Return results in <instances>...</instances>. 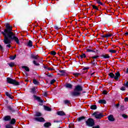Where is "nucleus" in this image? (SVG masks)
Listing matches in <instances>:
<instances>
[{
    "instance_id": "7ed1b4c3",
    "label": "nucleus",
    "mask_w": 128,
    "mask_h": 128,
    "mask_svg": "<svg viewBox=\"0 0 128 128\" xmlns=\"http://www.w3.org/2000/svg\"><path fill=\"white\" fill-rule=\"evenodd\" d=\"M30 94H32L33 95V98H34V100H38L39 102H41V104H42L44 102V100L40 98V97L38 96H36V89L35 87H33L32 88L30 89Z\"/></svg>"
},
{
    "instance_id": "6e6d98bb",
    "label": "nucleus",
    "mask_w": 128,
    "mask_h": 128,
    "mask_svg": "<svg viewBox=\"0 0 128 128\" xmlns=\"http://www.w3.org/2000/svg\"><path fill=\"white\" fill-rule=\"evenodd\" d=\"M92 128H100V125H97L96 126H92Z\"/></svg>"
},
{
    "instance_id": "69168bd1",
    "label": "nucleus",
    "mask_w": 128,
    "mask_h": 128,
    "mask_svg": "<svg viewBox=\"0 0 128 128\" xmlns=\"http://www.w3.org/2000/svg\"><path fill=\"white\" fill-rule=\"evenodd\" d=\"M24 74H26V77L28 76V73H26V72H24Z\"/></svg>"
},
{
    "instance_id": "a878e982",
    "label": "nucleus",
    "mask_w": 128,
    "mask_h": 128,
    "mask_svg": "<svg viewBox=\"0 0 128 128\" xmlns=\"http://www.w3.org/2000/svg\"><path fill=\"white\" fill-rule=\"evenodd\" d=\"M90 108L91 110H96V108H98V106H96V105L94 104V105H92L90 107Z\"/></svg>"
},
{
    "instance_id": "5fc2aeb1",
    "label": "nucleus",
    "mask_w": 128,
    "mask_h": 128,
    "mask_svg": "<svg viewBox=\"0 0 128 128\" xmlns=\"http://www.w3.org/2000/svg\"><path fill=\"white\" fill-rule=\"evenodd\" d=\"M54 28H55V30H60V28H58L56 26H54Z\"/></svg>"
},
{
    "instance_id": "20e7f679",
    "label": "nucleus",
    "mask_w": 128,
    "mask_h": 128,
    "mask_svg": "<svg viewBox=\"0 0 128 128\" xmlns=\"http://www.w3.org/2000/svg\"><path fill=\"white\" fill-rule=\"evenodd\" d=\"M108 76H110V78H114L115 80H118L120 78V72H118L115 73V74L113 72H110L108 74Z\"/></svg>"
},
{
    "instance_id": "9d476101",
    "label": "nucleus",
    "mask_w": 128,
    "mask_h": 128,
    "mask_svg": "<svg viewBox=\"0 0 128 128\" xmlns=\"http://www.w3.org/2000/svg\"><path fill=\"white\" fill-rule=\"evenodd\" d=\"M3 120L5 122H10L12 120V117L10 116H6L4 117Z\"/></svg>"
},
{
    "instance_id": "ddd939ff",
    "label": "nucleus",
    "mask_w": 128,
    "mask_h": 128,
    "mask_svg": "<svg viewBox=\"0 0 128 128\" xmlns=\"http://www.w3.org/2000/svg\"><path fill=\"white\" fill-rule=\"evenodd\" d=\"M110 56L108 54H102L101 55V58H110Z\"/></svg>"
},
{
    "instance_id": "a18cd8bd",
    "label": "nucleus",
    "mask_w": 128,
    "mask_h": 128,
    "mask_svg": "<svg viewBox=\"0 0 128 128\" xmlns=\"http://www.w3.org/2000/svg\"><path fill=\"white\" fill-rule=\"evenodd\" d=\"M54 82H56V80L53 79L50 81V84H54Z\"/></svg>"
},
{
    "instance_id": "052dcab7",
    "label": "nucleus",
    "mask_w": 128,
    "mask_h": 128,
    "mask_svg": "<svg viewBox=\"0 0 128 128\" xmlns=\"http://www.w3.org/2000/svg\"><path fill=\"white\" fill-rule=\"evenodd\" d=\"M48 70H54L52 68H48Z\"/></svg>"
},
{
    "instance_id": "338daca9",
    "label": "nucleus",
    "mask_w": 128,
    "mask_h": 128,
    "mask_svg": "<svg viewBox=\"0 0 128 128\" xmlns=\"http://www.w3.org/2000/svg\"><path fill=\"white\" fill-rule=\"evenodd\" d=\"M44 68H45V69L48 68V66H44Z\"/></svg>"
},
{
    "instance_id": "412c9836",
    "label": "nucleus",
    "mask_w": 128,
    "mask_h": 128,
    "mask_svg": "<svg viewBox=\"0 0 128 128\" xmlns=\"http://www.w3.org/2000/svg\"><path fill=\"white\" fill-rule=\"evenodd\" d=\"M27 46H28V48H32V41L30 40L27 44Z\"/></svg>"
},
{
    "instance_id": "8fccbe9b",
    "label": "nucleus",
    "mask_w": 128,
    "mask_h": 128,
    "mask_svg": "<svg viewBox=\"0 0 128 128\" xmlns=\"http://www.w3.org/2000/svg\"><path fill=\"white\" fill-rule=\"evenodd\" d=\"M124 86H126V88H128V81H127V82H126V83H124Z\"/></svg>"
},
{
    "instance_id": "72a5a7b5",
    "label": "nucleus",
    "mask_w": 128,
    "mask_h": 128,
    "mask_svg": "<svg viewBox=\"0 0 128 128\" xmlns=\"http://www.w3.org/2000/svg\"><path fill=\"white\" fill-rule=\"evenodd\" d=\"M108 24H112V18H110L108 20Z\"/></svg>"
},
{
    "instance_id": "a19ab883",
    "label": "nucleus",
    "mask_w": 128,
    "mask_h": 128,
    "mask_svg": "<svg viewBox=\"0 0 128 128\" xmlns=\"http://www.w3.org/2000/svg\"><path fill=\"white\" fill-rule=\"evenodd\" d=\"M6 128H14V126H12V125L10 124H6Z\"/></svg>"
},
{
    "instance_id": "5701e85b",
    "label": "nucleus",
    "mask_w": 128,
    "mask_h": 128,
    "mask_svg": "<svg viewBox=\"0 0 128 128\" xmlns=\"http://www.w3.org/2000/svg\"><path fill=\"white\" fill-rule=\"evenodd\" d=\"M33 84H34L36 86H38V84H40V82L36 80V79H34Z\"/></svg>"
},
{
    "instance_id": "c03bdc74",
    "label": "nucleus",
    "mask_w": 128,
    "mask_h": 128,
    "mask_svg": "<svg viewBox=\"0 0 128 128\" xmlns=\"http://www.w3.org/2000/svg\"><path fill=\"white\" fill-rule=\"evenodd\" d=\"M122 117L124 118H128V115H126V114H122Z\"/></svg>"
},
{
    "instance_id": "37998d69",
    "label": "nucleus",
    "mask_w": 128,
    "mask_h": 128,
    "mask_svg": "<svg viewBox=\"0 0 128 128\" xmlns=\"http://www.w3.org/2000/svg\"><path fill=\"white\" fill-rule=\"evenodd\" d=\"M109 52H112V54H116V50H109Z\"/></svg>"
},
{
    "instance_id": "bf43d9fd",
    "label": "nucleus",
    "mask_w": 128,
    "mask_h": 128,
    "mask_svg": "<svg viewBox=\"0 0 128 128\" xmlns=\"http://www.w3.org/2000/svg\"><path fill=\"white\" fill-rule=\"evenodd\" d=\"M124 100L126 102H128V97L125 98Z\"/></svg>"
},
{
    "instance_id": "603ef678",
    "label": "nucleus",
    "mask_w": 128,
    "mask_h": 128,
    "mask_svg": "<svg viewBox=\"0 0 128 128\" xmlns=\"http://www.w3.org/2000/svg\"><path fill=\"white\" fill-rule=\"evenodd\" d=\"M114 106L116 108H118L120 106V104H115Z\"/></svg>"
},
{
    "instance_id": "423d86ee",
    "label": "nucleus",
    "mask_w": 128,
    "mask_h": 128,
    "mask_svg": "<svg viewBox=\"0 0 128 128\" xmlns=\"http://www.w3.org/2000/svg\"><path fill=\"white\" fill-rule=\"evenodd\" d=\"M86 124L87 126L92 127L94 126L96 123L94 122V120L92 118H88L87 120L86 121Z\"/></svg>"
},
{
    "instance_id": "864d4df0",
    "label": "nucleus",
    "mask_w": 128,
    "mask_h": 128,
    "mask_svg": "<svg viewBox=\"0 0 128 128\" xmlns=\"http://www.w3.org/2000/svg\"><path fill=\"white\" fill-rule=\"evenodd\" d=\"M43 96H45V98H46V96H48V92H44V94H43Z\"/></svg>"
},
{
    "instance_id": "3c124183",
    "label": "nucleus",
    "mask_w": 128,
    "mask_h": 128,
    "mask_svg": "<svg viewBox=\"0 0 128 128\" xmlns=\"http://www.w3.org/2000/svg\"><path fill=\"white\" fill-rule=\"evenodd\" d=\"M102 94H108V92L106 91V90H104L102 92Z\"/></svg>"
},
{
    "instance_id": "393cba45",
    "label": "nucleus",
    "mask_w": 128,
    "mask_h": 128,
    "mask_svg": "<svg viewBox=\"0 0 128 128\" xmlns=\"http://www.w3.org/2000/svg\"><path fill=\"white\" fill-rule=\"evenodd\" d=\"M86 52H94V53H96V49H94V50H92L87 48Z\"/></svg>"
},
{
    "instance_id": "0e129e2a",
    "label": "nucleus",
    "mask_w": 128,
    "mask_h": 128,
    "mask_svg": "<svg viewBox=\"0 0 128 128\" xmlns=\"http://www.w3.org/2000/svg\"><path fill=\"white\" fill-rule=\"evenodd\" d=\"M126 74H128V68H127L126 70Z\"/></svg>"
},
{
    "instance_id": "e2e57ef3",
    "label": "nucleus",
    "mask_w": 128,
    "mask_h": 128,
    "mask_svg": "<svg viewBox=\"0 0 128 128\" xmlns=\"http://www.w3.org/2000/svg\"><path fill=\"white\" fill-rule=\"evenodd\" d=\"M54 122H62V121H60H60H58V120H54Z\"/></svg>"
},
{
    "instance_id": "f8f14e48",
    "label": "nucleus",
    "mask_w": 128,
    "mask_h": 128,
    "mask_svg": "<svg viewBox=\"0 0 128 128\" xmlns=\"http://www.w3.org/2000/svg\"><path fill=\"white\" fill-rule=\"evenodd\" d=\"M108 120L110 122H114V120H116V118H114V115L112 114L108 116Z\"/></svg>"
},
{
    "instance_id": "f704fd0d",
    "label": "nucleus",
    "mask_w": 128,
    "mask_h": 128,
    "mask_svg": "<svg viewBox=\"0 0 128 128\" xmlns=\"http://www.w3.org/2000/svg\"><path fill=\"white\" fill-rule=\"evenodd\" d=\"M16 54H15L14 56H10V60H16Z\"/></svg>"
},
{
    "instance_id": "58836bf2",
    "label": "nucleus",
    "mask_w": 128,
    "mask_h": 128,
    "mask_svg": "<svg viewBox=\"0 0 128 128\" xmlns=\"http://www.w3.org/2000/svg\"><path fill=\"white\" fill-rule=\"evenodd\" d=\"M100 58V56H92V57H91V58H92V60H96V58Z\"/></svg>"
},
{
    "instance_id": "7c9ffc66",
    "label": "nucleus",
    "mask_w": 128,
    "mask_h": 128,
    "mask_svg": "<svg viewBox=\"0 0 128 128\" xmlns=\"http://www.w3.org/2000/svg\"><path fill=\"white\" fill-rule=\"evenodd\" d=\"M64 104H70V100H64Z\"/></svg>"
},
{
    "instance_id": "13d9d810",
    "label": "nucleus",
    "mask_w": 128,
    "mask_h": 128,
    "mask_svg": "<svg viewBox=\"0 0 128 128\" xmlns=\"http://www.w3.org/2000/svg\"><path fill=\"white\" fill-rule=\"evenodd\" d=\"M0 50H2V52H4V47L2 46V45L0 44Z\"/></svg>"
},
{
    "instance_id": "6ab92c4d",
    "label": "nucleus",
    "mask_w": 128,
    "mask_h": 128,
    "mask_svg": "<svg viewBox=\"0 0 128 128\" xmlns=\"http://www.w3.org/2000/svg\"><path fill=\"white\" fill-rule=\"evenodd\" d=\"M98 102L102 104H106V101L104 100H100L98 101Z\"/></svg>"
},
{
    "instance_id": "39448f33",
    "label": "nucleus",
    "mask_w": 128,
    "mask_h": 128,
    "mask_svg": "<svg viewBox=\"0 0 128 128\" xmlns=\"http://www.w3.org/2000/svg\"><path fill=\"white\" fill-rule=\"evenodd\" d=\"M6 82L8 84H13V86H20V82L10 77L6 78Z\"/></svg>"
},
{
    "instance_id": "4468645a",
    "label": "nucleus",
    "mask_w": 128,
    "mask_h": 128,
    "mask_svg": "<svg viewBox=\"0 0 128 128\" xmlns=\"http://www.w3.org/2000/svg\"><path fill=\"white\" fill-rule=\"evenodd\" d=\"M5 94H6V96L9 98H10L11 100H14V96H12V95L10 94V93L8 92H5Z\"/></svg>"
},
{
    "instance_id": "473e14b6",
    "label": "nucleus",
    "mask_w": 128,
    "mask_h": 128,
    "mask_svg": "<svg viewBox=\"0 0 128 128\" xmlns=\"http://www.w3.org/2000/svg\"><path fill=\"white\" fill-rule=\"evenodd\" d=\"M80 58H86V54L82 53V55L80 56Z\"/></svg>"
},
{
    "instance_id": "09e8293b",
    "label": "nucleus",
    "mask_w": 128,
    "mask_h": 128,
    "mask_svg": "<svg viewBox=\"0 0 128 128\" xmlns=\"http://www.w3.org/2000/svg\"><path fill=\"white\" fill-rule=\"evenodd\" d=\"M7 44L6 46V48H11L12 46H10V44Z\"/></svg>"
},
{
    "instance_id": "f3484780",
    "label": "nucleus",
    "mask_w": 128,
    "mask_h": 128,
    "mask_svg": "<svg viewBox=\"0 0 128 128\" xmlns=\"http://www.w3.org/2000/svg\"><path fill=\"white\" fill-rule=\"evenodd\" d=\"M65 87L66 88H70V90H72V84L70 83H67L65 84Z\"/></svg>"
},
{
    "instance_id": "aec40b11",
    "label": "nucleus",
    "mask_w": 128,
    "mask_h": 128,
    "mask_svg": "<svg viewBox=\"0 0 128 128\" xmlns=\"http://www.w3.org/2000/svg\"><path fill=\"white\" fill-rule=\"evenodd\" d=\"M44 110L46 112H52V108L48 106H44Z\"/></svg>"
},
{
    "instance_id": "49530a36",
    "label": "nucleus",
    "mask_w": 128,
    "mask_h": 128,
    "mask_svg": "<svg viewBox=\"0 0 128 128\" xmlns=\"http://www.w3.org/2000/svg\"><path fill=\"white\" fill-rule=\"evenodd\" d=\"M106 38H110V36H112V34H106Z\"/></svg>"
},
{
    "instance_id": "bb28decb",
    "label": "nucleus",
    "mask_w": 128,
    "mask_h": 128,
    "mask_svg": "<svg viewBox=\"0 0 128 128\" xmlns=\"http://www.w3.org/2000/svg\"><path fill=\"white\" fill-rule=\"evenodd\" d=\"M90 64H92V66H96V64H98V62H96L95 59H93Z\"/></svg>"
},
{
    "instance_id": "2eb2a0df",
    "label": "nucleus",
    "mask_w": 128,
    "mask_h": 128,
    "mask_svg": "<svg viewBox=\"0 0 128 128\" xmlns=\"http://www.w3.org/2000/svg\"><path fill=\"white\" fill-rule=\"evenodd\" d=\"M86 117L84 116H80V117L77 118L78 122H82V120H86Z\"/></svg>"
},
{
    "instance_id": "4d7b16f0",
    "label": "nucleus",
    "mask_w": 128,
    "mask_h": 128,
    "mask_svg": "<svg viewBox=\"0 0 128 128\" xmlns=\"http://www.w3.org/2000/svg\"><path fill=\"white\" fill-rule=\"evenodd\" d=\"M90 70V68L84 67V68H83V70Z\"/></svg>"
},
{
    "instance_id": "4be33fe9",
    "label": "nucleus",
    "mask_w": 128,
    "mask_h": 128,
    "mask_svg": "<svg viewBox=\"0 0 128 128\" xmlns=\"http://www.w3.org/2000/svg\"><path fill=\"white\" fill-rule=\"evenodd\" d=\"M22 68L25 70L26 72H30V68L27 66H22Z\"/></svg>"
},
{
    "instance_id": "ea45409f",
    "label": "nucleus",
    "mask_w": 128,
    "mask_h": 128,
    "mask_svg": "<svg viewBox=\"0 0 128 128\" xmlns=\"http://www.w3.org/2000/svg\"><path fill=\"white\" fill-rule=\"evenodd\" d=\"M46 76H48V78H52V76H54V74L48 73V74H46Z\"/></svg>"
},
{
    "instance_id": "cd10ccee",
    "label": "nucleus",
    "mask_w": 128,
    "mask_h": 128,
    "mask_svg": "<svg viewBox=\"0 0 128 128\" xmlns=\"http://www.w3.org/2000/svg\"><path fill=\"white\" fill-rule=\"evenodd\" d=\"M32 62L34 66H40V63L38 62L36 60H33Z\"/></svg>"
},
{
    "instance_id": "e433bc0d",
    "label": "nucleus",
    "mask_w": 128,
    "mask_h": 128,
    "mask_svg": "<svg viewBox=\"0 0 128 128\" xmlns=\"http://www.w3.org/2000/svg\"><path fill=\"white\" fill-rule=\"evenodd\" d=\"M8 66H10V68H12V66H14V63L11 62L10 63L8 64Z\"/></svg>"
},
{
    "instance_id": "de8ad7c7",
    "label": "nucleus",
    "mask_w": 128,
    "mask_h": 128,
    "mask_svg": "<svg viewBox=\"0 0 128 128\" xmlns=\"http://www.w3.org/2000/svg\"><path fill=\"white\" fill-rule=\"evenodd\" d=\"M120 90H122V92H124V90H126V87L125 86H122L120 88Z\"/></svg>"
},
{
    "instance_id": "f03ea898",
    "label": "nucleus",
    "mask_w": 128,
    "mask_h": 128,
    "mask_svg": "<svg viewBox=\"0 0 128 128\" xmlns=\"http://www.w3.org/2000/svg\"><path fill=\"white\" fill-rule=\"evenodd\" d=\"M82 86L80 85L75 86L74 92H70V96H80L82 93L80 92H82Z\"/></svg>"
},
{
    "instance_id": "774afa93",
    "label": "nucleus",
    "mask_w": 128,
    "mask_h": 128,
    "mask_svg": "<svg viewBox=\"0 0 128 128\" xmlns=\"http://www.w3.org/2000/svg\"><path fill=\"white\" fill-rule=\"evenodd\" d=\"M125 34H126V36H128V32H126L125 33Z\"/></svg>"
},
{
    "instance_id": "c9c22d12",
    "label": "nucleus",
    "mask_w": 128,
    "mask_h": 128,
    "mask_svg": "<svg viewBox=\"0 0 128 128\" xmlns=\"http://www.w3.org/2000/svg\"><path fill=\"white\" fill-rule=\"evenodd\" d=\"M72 74H74V76H76V78L78 76H80V74L76 73V72H73Z\"/></svg>"
},
{
    "instance_id": "79ce46f5",
    "label": "nucleus",
    "mask_w": 128,
    "mask_h": 128,
    "mask_svg": "<svg viewBox=\"0 0 128 128\" xmlns=\"http://www.w3.org/2000/svg\"><path fill=\"white\" fill-rule=\"evenodd\" d=\"M50 54L52 56H56V51H52Z\"/></svg>"
},
{
    "instance_id": "c85d7f7f",
    "label": "nucleus",
    "mask_w": 128,
    "mask_h": 128,
    "mask_svg": "<svg viewBox=\"0 0 128 128\" xmlns=\"http://www.w3.org/2000/svg\"><path fill=\"white\" fill-rule=\"evenodd\" d=\"M96 3L98 4H100V6H104V4H102V2H100V0H96Z\"/></svg>"
},
{
    "instance_id": "6e6552de",
    "label": "nucleus",
    "mask_w": 128,
    "mask_h": 128,
    "mask_svg": "<svg viewBox=\"0 0 128 128\" xmlns=\"http://www.w3.org/2000/svg\"><path fill=\"white\" fill-rule=\"evenodd\" d=\"M92 116H94L96 118H99V119L104 116V114H102V113H100L99 114H98L96 112L92 114Z\"/></svg>"
},
{
    "instance_id": "1a4fd4ad",
    "label": "nucleus",
    "mask_w": 128,
    "mask_h": 128,
    "mask_svg": "<svg viewBox=\"0 0 128 128\" xmlns=\"http://www.w3.org/2000/svg\"><path fill=\"white\" fill-rule=\"evenodd\" d=\"M34 120H36V122H46L44 118L42 117H37L34 118Z\"/></svg>"
},
{
    "instance_id": "680f3d73",
    "label": "nucleus",
    "mask_w": 128,
    "mask_h": 128,
    "mask_svg": "<svg viewBox=\"0 0 128 128\" xmlns=\"http://www.w3.org/2000/svg\"><path fill=\"white\" fill-rule=\"evenodd\" d=\"M101 37L102 38H101V40H104V38H106V35H102L101 36Z\"/></svg>"
},
{
    "instance_id": "9b49d317",
    "label": "nucleus",
    "mask_w": 128,
    "mask_h": 128,
    "mask_svg": "<svg viewBox=\"0 0 128 128\" xmlns=\"http://www.w3.org/2000/svg\"><path fill=\"white\" fill-rule=\"evenodd\" d=\"M59 72L61 74H60L61 76H66V70H60Z\"/></svg>"
},
{
    "instance_id": "b1692460",
    "label": "nucleus",
    "mask_w": 128,
    "mask_h": 128,
    "mask_svg": "<svg viewBox=\"0 0 128 128\" xmlns=\"http://www.w3.org/2000/svg\"><path fill=\"white\" fill-rule=\"evenodd\" d=\"M16 122V119L12 118V119L10 120V124H14Z\"/></svg>"
},
{
    "instance_id": "c756f323",
    "label": "nucleus",
    "mask_w": 128,
    "mask_h": 128,
    "mask_svg": "<svg viewBox=\"0 0 128 128\" xmlns=\"http://www.w3.org/2000/svg\"><path fill=\"white\" fill-rule=\"evenodd\" d=\"M31 58H33L34 60H38V56H36L34 54H32L30 56Z\"/></svg>"
},
{
    "instance_id": "f257e3e1",
    "label": "nucleus",
    "mask_w": 128,
    "mask_h": 128,
    "mask_svg": "<svg viewBox=\"0 0 128 128\" xmlns=\"http://www.w3.org/2000/svg\"><path fill=\"white\" fill-rule=\"evenodd\" d=\"M5 26L4 30L1 32L2 34L4 36V44H12V42L14 40L17 44H20V40L12 32V27L8 23H6Z\"/></svg>"
},
{
    "instance_id": "dca6fc26",
    "label": "nucleus",
    "mask_w": 128,
    "mask_h": 128,
    "mask_svg": "<svg viewBox=\"0 0 128 128\" xmlns=\"http://www.w3.org/2000/svg\"><path fill=\"white\" fill-rule=\"evenodd\" d=\"M44 128H50V126H52V123L50 122H46L44 124Z\"/></svg>"
},
{
    "instance_id": "a211bd4d",
    "label": "nucleus",
    "mask_w": 128,
    "mask_h": 128,
    "mask_svg": "<svg viewBox=\"0 0 128 128\" xmlns=\"http://www.w3.org/2000/svg\"><path fill=\"white\" fill-rule=\"evenodd\" d=\"M57 114L62 116H66V113L64 111H58L57 112Z\"/></svg>"
},
{
    "instance_id": "2f4dec72",
    "label": "nucleus",
    "mask_w": 128,
    "mask_h": 128,
    "mask_svg": "<svg viewBox=\"0 0 128 128\" xmlns=\"http://www.w3.org/2000/svg\"><path fill=\"white\" fill-rule=\"evenodd\" d=\"M42 116V113H40V112H36V116Z\"/></svg>"
},
{
    "instance_id": "0eeeda50",
    "label": "nucleus",
    "mask_w": 128,
    "mask_h": 128,
    "mask_svg": "<svg viewBox=\"0 0 128 128\" xmlns=\"http://www.w3.org/2000/svg\"><path fill=\"white\" fill-rule=\"evenodd\" d=\"M7 108H8V110L12 114H14V112H18V108L16 109L14 108V106H7Z\"/></svg>"
},
{
    "instance_id": "4c0bfd02",
    "label": "nucleus",
    "mask_w": 128,
    "mask_h": 128,
    "mask_svg": "<svg viewBox=\"0 0 128 128\" xmlns=\"http://www.w3.org/2000/svg\"><path fill=\"white\" fill-rule=\"evenodd\" d=\"M92 6L94 10H98V6H96L92 5Z\"/></svg>"
}]
</instances>
